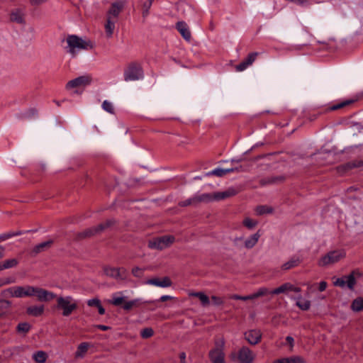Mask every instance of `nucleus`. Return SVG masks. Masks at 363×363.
Instances as JSON below:
<instances>
[{
    "instance_id": "58",
    "label": "nucleus",
    "mask_w": 363,
    "mask_h": 363,
    "mask_svg": "<svg viewBox=\"0 0 363 363\" xmlns=\"http://www.w3.org/2000/svg\"><path fill=\"white\" fill-rule=\"evenodd\" d=\"M272 363H284V359H279L274 361Z\"/></svg>"
},
{
    "instance_id": "52",
    "label": "nucleus",
    "mask_w": 363,
    "mask_h": 363,
    "mask_svg": "<svg viewBox=\"0 0 363 363\" xmlns=\"http://www.w3.org/2000/svg\"><path fill=\"white\" fill-rule=\"evenodd\" d=\"M176 299L174 297L169 296V295H163L159 299L158 301L164 302L169 300H174Z\"/></svg>"
},
{
    "instance_id": "46",
    "label": "nucleus",
    "mask_w": 363,
    "mask_h": 363,
    "mask_svg": "<svg viewBox=\"0 0 363 363\" xmlns=\"http://www.w3.org/2000/svg\"><path fill=\"white\" fill-rule=\"evenodd\" d=\"M113 223V220H107L106 223H101V224L99 225L97 228L95 229L94 230L96 232H98L99 230H104V229H105V228L112 225Z\"/></svg>"
},
{
    "instance_id": "33",
    "label": "nucleus",
    "mask_w": 363,
    "mask_h": 363,
    "mask_svg": "<svg viewBox=\"0 0 363 363\" xmlns=\"http://www.w3.org/2000/svg\"><path fill=\"white\" fill-rule=\"evenodd\" d=\"M189 296L199 298L202 305L204 306H208L210 303L209 298L202 292H192L189 294Z\"/></svg>"
},
{
    "instance_id": "57",
    "label": "nucleus",
    "mask_w": 363,
    "mask_h": 363,
    "mask_svg": "<svg viewBox=\"0 0 363 363\" xmlns=\"http://www.w3.org/2000/svg\"><path fill=\"white\" fill-rule=\"evenodd\" d=\"M96 327L101 330H108L110 329V327L104 325H97Z\"/></svg>"
},
{
    "instance_id": "40",
    "label": "nucleus",
    "mask_w": 363,
    "mask_h": 363,
    "mask_svg": "<svg viewBox=\"0 0 363 363\" xmlns=\"http://www.w3.org/2000/svg\"><path fill=\"white\" fill-rule=\"evenodd\" d=\"M121 271H123V269L118 268H109L106 270V273L110 277L118 278L121 277Z\"/></svg>"
},
{
    "instance_id": "59",
    "label": "nucleus",
    "mask_w": 363,
    "mask_h": 363,
    "mask_svg": "<svg viewBox=\"0 0 363 363\" xmlns=\"http://www.w3.org/2000/svg\"><path fill=\"white\" fill-rule=\"evenodd\" d=\"M4 256V249L0 247V258Z\"/></svg>"
},
{
    "instance_id": "38",
    "label": "nucleus",
    "mask_w": 363,
    "mask_h": 363,
    "mask_svg": "<svg viewBox=\"0 0 363 363\" xmlns=\"http://www.w3.org/2000/svg\"><path fill=\"white\" fill-rule=\"evenodd\" d=\"M140 301V300L139 298H135V299L128 301H125L123 305V308L125 311H130L133 307L139 306Z\"/></svg>"
},
{
    "instance_id": "7",
    "label": "nucleus",
    "mask_w": 363,
    "mask_h": 363,
    "mask_svg": "<svg viewBox=\"0 0 363 363\" xmlns=\"http://www.w3.org/2000/svg\"><path fill=\"white\" fill-rule=\"evenodd\" d=\"M175 241L173 235H163L149 240L148 247L151 249L162 250L170 247Z\"/></svg>"
},
{
    "instance_id": "63",
    "label": "nucleus",
    "mask_w": 363,
    "mask_h": 363,
    "mask_svg": "<svg viewBox=\"0 0 363 363\" xmlns=\"http://www.w3.org/2000/svg\"><path fill=\"white\" fill-rule=\"evenodd\" d=\"M1 316V314L0 313V317Z\"/></svg>"
},
{
    "instance_id": "12",
    "label": "nucleus",
    "mask_w": 363,
    "mask_h": 363,
    "mask_svg": "<svg viewBox=\"0 0 363 363\" xmlns=\"http://www.w3.org/2000/svg\"><path fill=\"white\" fill-rule=\"evenodd\" d=\"M91 82V77L89 75H83L69 81L66 84V89L71 90L74 88L84 87Z\"/></svg>"
},
{
    "instance_id": "6",
    "label": "nucleus",
    "mask_w": 363,
    "mask_h": 363,
    "mask_svg": "<svg viewBox=\"0 0 363 363\" xmlns=\"http://www.w3.org/2000/svg\"><path fill=\"white\" fill-rule=\"evenodd\" d=\"M346 256L345 250L339 249L330 251L323 255L318 261V265L320 267H326L334 264Z\"/></svg>"
},
{
    "instance_id": "10",
    "label": "nucleus",
    "mask_w": 363,
    "mask_h": 363,
    "mask_svg": "<svg viewBox=\"0 0 363 363\" xmlns=\"http://www.w3.org/2000/svg\"><path fill=\"white\" fill-rule=\"evenodd\" d=\"M232 358L239 363H252L255 358V354L248 347H243L238 352L233 353Z\"/></svg>"
},
{
    "instance_id": "36",
    "label": "nucleus",
    "mask_w": 363,
    "mask_h": 363,
    "mask_svg": "<svg viewBox=\"0 0 363 363\" xmlns=\"http://www.w3.org/2000/svg\"><path fill=\"white\" fill-rule=\"evenodd\" d=\"M271 291H269L266 287H261L255 293L251 294L252 300L258 298L261 296H264L268 294H272Z\"/></svg>"
},
{
    "instance_id": "47",
    "label": "nucleus",
    "mask_w": 363,
    "mask_h": 363,
    "mask_svg": "<svg viewBox=\"0 0 363 363\" xmlns=\"http://www.w3.org/2000/svg\"><path fill=\"white\" fill-rule=\"evenodd\" d=\"M230 298L235 299V300H242V301H247V300H252L251 294L248 296H239L236 294L231 295L230 296Z\"/></svg>"
},
{
    "instance_id": "39",
    "label": "nucleus",
    "mask_w": 363,
    "mask_h": 363,
    "mask_svg": "<svg viewBox=\"0 0 363 363\" xmlns=\"http://www.w3.org/2000/svg\"><path fill=\"white\" fill-rule=\"evenodd\" d=\"M10 18L12 21L22 23L23 21V14L21 11L16 10L11 13Z\"/></svg>"
},
{
    "instance_id": "3",
    "label": "nucleus",
    "mask_w": 363,
    "mask_h": 363,
    "mask_svg": "<svg viewBox=\"0 0 363 363\" xmlns=\"http://www.w3.org/2000/svg\"><path fill=\"white\" fill-rule=\"evenodd\" d=\"M240 191V188L230 187L223 191L205 193L197 195L195 196V199L196 200L197 203H209L213 201H220L236 195Z\"/></svg>"
},
{
    "instance_id": "32",
    "label": "nucleus",
    "mask_w": 363,
    "mask_h": 363,
    "mask_svg": "<svg viewBox=\"0 0 363 363\" xmlns=\"http://www.w3.org/2000/svg\"><path fill=\"white\" fill-rule=\"evenodd\" d=\"M255 211L257 215L261 216L264 214H271L273 213L274 209L269 206H258L255 208Z\"/></svg>"
},
{
    "instance_id": "45",
    "label": "nucleus",
    "mask_w": 363,
    "mask_h": 363,
    "mask_svg": "<svg viewBox=\"0 0 363 363\" xmlns=\"http://www.w3.org/2000/svg\"><path fill=\"white\" fill-rule=\"evenodd\" d=\"M154 334V331L151 328H146L142 330L140 335L143 338H149Z\"/></svg>"
},
{
    "instance_id": "20",
    "label": "nucleus",
    "mask_w": 363,
    "mask_h": 363,
    "mask_svg": "<svg viewBox=\"0 0 363 363\" xmlns=\"http://www.w3.org/2000/svg\"><path fill=\"white\" fill-rule=\"evenodd\" d=\"M259 238L260 234L259 233V232H257L256 233L251 235L245 240L244 246L247 249L252 248L257 245Z\"/></svg>"
},
{
    "instance_id": "27",
    "label": "nucleus",
    "mask_w": 363,
    "mask_h": 363,
    "mask_svg": "<svg viewBox=\"0 0 363 363\" xmlns=\"http://www.w3.org/2000/svg\"><path fill=\"white\" fill-rule=\"evenodd\" d=\"M32 357L36 363H45L48 355L45 352L40 350L34 352Z\"/></svg>"
},
{
    "instance_id": "2",
    "label": "nucleus",
    "mask_w": 363,
    "mask_h": 363,
    "mask_svg": "<svg viewBox=\"0 0 363 363\" xmlns=\"http://www.w3.org/2000/svg\"><path fill=\"white\" fill-rule=\"evenodd\" d=\"M53 299L56 300L55 309L60 312L64 317H68L78 308V302L71 296H57Z\"/></svg>"
},
{
    "instance_id": "41",
    "label": "nucleus",
    "mask_w": 363,
    "mask_h": 363,
    "mask_svg": "<svg viewBox=\"0 0 363 363\" xmlns=\"http://www.w3.org/2000/svg\"><path fill=\"white\" fill-rule=\"evenodd\" d=\"M283 359L284 363H305L304 359L300 356H293Z\"/></svg>"
},
{
    "instance_id": "15",
    "label": "nucleus",
    "mask_w": 363,
    "mask_h": 363,
    "mask_svg": "<svg viewBox=\"0 0 363 363\" xmlns=\"http://www.w3.org/2000/svg\"><path fill=\"white\" fill-rule=\"evenodd\" d=\"M258 52L250 53L245 60L235 66V70L237 72H242L245 70L249 66L252 65V63L255 61Z\"/></svg>"
},
{
    "instance_id": "44",
    "label": "nucleus",
    "mask_w": 363,
    "mask_h": 363,
    "mask_svg": "<svg viewBox=\"0 0 363 363\" xmlns=\"http://www.w3.org/2000/svg\"><path fill=\"white\" fill-rule=\"evenodd\" d=\"M152 4V0H147L143 4V16H147L149 13V10Z\"/></svg>"
},
{
    "instance_id": "18",
    "label": "nucleus",
    "mask_w": 363,
    "mask_h": 363,
    "mask_svg": "<svg viewBox=\"0 0 363 363\" xmlns=\"http://www.w3.org/2000/svg\"><path fill=\"white\" fill-rule=\"evenodd\" d=\"M44 312L45 306L43 305H32L26 308V313L33 317L40 316Z\"/></svg>"
},
{
    "instance_id": "16",
    "label": "nucleus",
    "mask_w": 363,
    "mask_h": 363,
    "mask_svg": "<svg viewBox=\"0 0 363 363\" xmlns=\"http://www.w3.org/2000/svg\"><path fill=\"white\" fill-rule=\"evenodd\" d=\"M289 291H294V292H300L301 289L298 287H296L294 286L293 284L290 283H285L278 288L272 290L271 291L272 294H285L288 293Z\"/></svg>"
},
{
    "instance_id": "28",
    "label": "nucleus",
    "mask_w": 363,
    "mask_h": 363,
    "mask_svg": "<svg viewBox=\"0 0 363 363\" xmlns=\"http://www.w3.org/2000/svg\"><path fill=\"white\" fill-rule=\"evenodd\" d=\"M91 347V344L89 342H82L77 347L75 356L77 357H82L87 352L88 350Z\"/></svg>"
},
{
    "instance_id": "24",
    "label": "nucleus",
    "mask_w": 363,
    "mask_h": 363,
    "mask_svg": "<svg viewBox=\"0 0 363 363\" xmlns=\"http://www.w3.org/2000/svg\"><path fill=\"white\" fill-rule=\"evenodd\" d=\"M52 244V241L50 240L38 244L33 247V252L35 254H38L44 252L48 250L51 247Z\"/></svg>"
},
{
    "instance_id": "35",
    "label": "nucleus",
    "mask_w": 363,
    "mask_h": 363,
    "mask_svg": "<svg viewBox=\"0 0 363 363\" xmlns=\"http://www.w3.org/2000/svg\"><path fill=\"white\" fill-rule=\"evenodd\" d=\"M271 291H269L266 287H261L255 293L251 294L252 300L258 298L261 296H264L268 294H272Z\"/></svg>"
},
{
    "instance_id": "53",
    "label": "nucleus",
    "mask_w": 363,
    "mask_h": 363,
    "mask_svg": "<svg viewBox=\"0 0 363 363\" xmlns=\"http://www.w3.org/2000/svg\"><path fill=\"white\" fill-rule=\"evenodd\" d=\"M197 203L196 200L195 199V197L192 198V199H190L186 201H184L182 203V206H188V205H191V204H194V203Z\"/></svg>"
},
{
    "instance_id": "42",
    "label": "nucleus",
    "mask_w": 363,
    "mask_h": 363,
    "mask_svg": "<svg viewBox=\"0 0 363 363\" xmlns=\"http://www.w3.org/2000/svg\"><path fill=\"white\" fill-rule=\"evenodd\" d=\"M102 108L105 111H106L111 114L114 113V107H113V104L107 100L104 101V102L102 103Z\"/></svg>"
},
{
    "instance_id": "62",
    "label": "nucleus",
    "mask_w": 363,
    "mask_h": 363,
    "mask_svg": "<svg viewBox=\"0 0 363 363\" xmlns=\"http://www.w3.org/2000/svg\"><path fill=\"white\" fill-rule=\"evenodd\" d=\"M2 302L6 303L7 306L11 305V302L9 301L4 300V301H2Z\"/></svg>"
},
{
    "instance_id": "1",
    "label": "nucleus",
    "mask_w": 363,
    "mask_h": 363,
    "mask_svg": "<svg viewBox=\"0 0 363 363\" xmlns=\"http://www.w3.org/2000/svg\"><path fill=\"white\" fill-rule=\"evenodd\" d=\"M5 297L22 298L35 296L40 301L49 302L55 298V294L45 289L31 285H16L2 291Z\"/></svg>"
},
{
    "instance_id": "9",
    "label": "nucleus",
    "mask_w": 363,
    "mask_h": 363,
    "mask_svg": "<svg viewBox=\"0 0 363 363\" xmlns=\"http://www.w3.org/2000/svg\"><path fill=\"white\" fill-rule=\"evenodd\" d=\"M143 76L142 67L137 63L130 64L123 74L124 80L126 82L140 80L143 78Z\"/></svg>"
},
{
    "instance_id": "50",
    "label": "nucleus",
    "mask_w": 363,
    "mask_h": 363,
    "mask_svg": "<svg viewBox=\"0 0 363 363\" xmlns=\"http://www.w3.org/2000/svg\"><path fill=\"white\" fill-rule=\"evenodd\" d=\"M143 269H140L139 267H134L133 269H132V274H133V276H135V277H143Z\"/></svg>"
},
{
    "instance_id": "55",
    "label": "nucleus",
    "mask_w": 363,
    "mask_h": 363,
    "mask_svg": "<svg viewBox=\"0 0 363 363\" xmlns=\"http://www.w3.org/2000/svg\"><path fill=\"white\" fill-rule=\"evenodd\" d=\"M327 286H328V284L327 282L323 281H321L320 284H319V291H323L326 289L327 288Z\"/></svg>"
},
{
    "instance_id": "11",
    "label": "nucleus",
    "mask_w": 363,
    "mask_h": 363,
    "mask_svg": "<svg viewBox=\"0 0 363 363\" xmlns=\"http://www.w3.org/2000/svg\"><path fill=\"white\" fill-rule=\"evenodd\" d=\"M235 171H238V168H233V167H231V168H221V167H217L211 171H209L201 176H197L196 177H194V179H199V180H202V179H206V177H211V176H216L218 178H222L225 175L230 173V172H234Z\"/></svg>"
},
{
    "instance_id": "4",
    "label": "nucleus",
    "mask_w": 363,
    "mask_h": 363,
    "mask_svg": "<svg viewBox=\"0 0 363 363\" xmlns=\"http://www.w3.org/2000/svg\"><path fill=\"white\" fill-rule=\"evenodd\" d=\"M66 50L72 57H74L80 50H88L93 48V44L90 40H85L75 35L67 36L66 39Z\"/></svg>"
},
{
    "instance_id": "22",
    "label": "nucleus",
    "mask_w": 363,
    "mask_h": 363,
    "mask_svg": "<svg viewBox=\"0 0 363 363\" xmlns=\"http://www.w3.org/2000/svg\"><path fill=\"white\" fill-rule=\"evenodd\" d=\"M356 100L355 99H347V100H345L343 101H341L340 103H337L336 104H334V105H332L330 106H329L328 108H327V111H336V110H338V109H340V108H343L347 106H350L351 104H352L354 102H355Z\"/></svg>"
},
{
    "instance_id": "34",
    "label": "nucleus",
    "mask_w": 363,
    "mask_h": 363,
    "mask_svg": "<svg viewBox=\"0 0 363 363\" xmlns=\"http://www.w3.org/2000/svg\"><path fill=\"white\" fill-rule=\"evenodd\" d=\"M258 224V221L250 217H245L242 220V225L249 230L254 229Z\"/></svg>"
},
{
    "instance_id": "48",
    "label": "nucleus",
    "mask_w": 363,
    "mask_h": 363,
    "mask_svg": "<svg viewBox=\"0 0 363 363\" xmlns=\"http://www.w3.org/2000/svg\"><path fill=\"white\" fill-rule=\"evenodd\" d=\"M14 282V280L11 278H9V277H6V278H0V288L5 286V285H8V284H12Z\"/></svg>"
},
{
    "instance_id": "56",
    "label": "nucleus",
    "mask_w": 363,
    "mask_h": 363,
    "mask_svg": "<svg viewBox=\"0 0 363 363\" xmlns=\"http://www.w3.org/2000/svg\"><path fill=\"white\" fill-rule=\"evenodd\" d=\"M47 0H29L30 3L32 5H40L44 2H45Z\"/></svg>"
},
{
    "instance_id": "37",
    "label": "nucleus",
    "mask_w": 363,
    "mask_h": 363,
    "mask_svg": "<svg viewBox=\"0 0 363 363\" xmlns=\"http://www.w3.org/2000/svg\"><path fill=\"white\" fill-rule=\"evenodd\" d=\"M31 328V325L30 323L27 322H22L18 324L16 327V330L19 333L26 334L29 332Z\"/></svg>"
},
{
    "instance_id": "14",
    "label": "nucleus",
    "mask_w": 363,
    "mask_h": 363,
    "mask_svg": "<svg viewBox=\"0 0 363 363\" xmlns=\"http://www.w3.org/2000/svg\"><path fill=\"white\" fill-rule=\"evenodd\" d=\"M123 7V3L115 2L113 3L106 13V18L115 21H118L119 13Z\"/></svg>"
},
{
    "instance_id": "49",
    "label": "nucleus",
    "mask_w": 363,
    "mask_h": 363,
    "mask_svg": "<svg viewBox=\"0 0 363 363\" xmlns=\"http://www.w3.org/2000/svg\"><path fill=\"white\" fill-rule=\"evenodd\" d=\"M213 304L215 306H220L223 303V299L219 296H213L211 298Z\"/></svg>"
},
{
    "instance_id": "30",
    "label": "nucleus",
    "mask_w": 363,
    "mask_h": 363,
    "mask_svg": "<svg viewBox=\"0 0 363 363\" xmlns=\"http://www.w3.org/2000/svg\"><path fill=\"white\" fill-rule=\"evenodd\" d=\"M296 306L303 311H307L311 307V301L302 297L296 298Z\"/></svg>"
},
{
    "instance_id": "19",
    "label": "nucleus",
    "mask_w": 363,
    "mask_h": 363,
    "mask_svg": "<svg viewBox=\"0 0 363 363\" xmlns=\"http://www.w3.org/2000/svg\"><path fill=\"white\" fill-rule=\"evenodd\" d=\"M177 28L184 39L186 40H190L191 33L188 28L187 25L184 22H178L177 23Z\"/></svg>"
},
{
    "instance_id": "17",
    "label": "nucleus",
    "mask_w": 363,
    "mask_h": 363,
    "mask_svg": "<svg viewBox=\"0 0 363 363\" xmlns=\"http://www.w3.org/2000/svg\"><path fill=\"white\" fill-rule=\"evenodd\" d=\"M262 337V333L259 330H250L245 333V340L251 345L257 344Z\"/></svg>"
},
{
    "instance_id": "23",
    "label": "nucleus",
    "mask_w": 363,
    "mask_h": 363,
    "mask_svg": "<svg viewBox=\"0 0 363 363\" xmlns=\"http://www.w3.org/2000/svg\"><path fill=\"white\" fill-rule=\"evenodd\" d=\"M86 303L89 307H96L100 315H104L105 313V309L101 305V301L98 298L89 299L86 301Z\"/></svg>"
},
{
    "instance_id": "25",
    "label": "nucleus",
    "mask_w": 363,
    "mask_h": 363,
    "mask_svg": "<svg viewBox=\"0 0 363 363\" xmlns=\"http://www.w3.org/2000/svg\"><path fill=\"white\" fill-rule=\"evenodd\" d=\"M301 260L299 257H294L291 258L286 262L284 263L281 265V268L283 270H289L291 268H294V267L298 266L301 263Z\"/></svg>"
},
{
    "instance_id": "60",
    "label": "nucleus",
    "mask_w": 363,
    "mask_h": 363,
    "mask_svg": "<svg viewBox=\"0 0 363 363\" xmlns=\"http://www.w3.org/2000/svg\"><path fill=\"white\" fill-rule=\"evenodd\" d=\"M180 358H181L182 359H184L186 358V354H185V353H184V352H183V353H181V354H180Z\"/></svg>"
},
{
    "instance_id": "26",
    "label": "nucleus",
    "mask_w": 363,
    "mask_h": 363,
    "mask_svg": "<svg viewBox=\"0 0 363 363\" xmlns=\"http://www.w3.org/2000/svg\"><path fill=\"white\" fill-rule=\"evenodd\" d=\"M117 21L109 19L106 18V23L104 26L106 35L108 38H111L113 35L115 25Z\"/></svg>"
},
{
    "instance_id": "8",
    "label": "nucleus",
    "mask_w": 363,
    "mask_h": 363,
    "mask_svg": "<svg viewBox=\"0 0 363 363\" xmlns=\"http://www.w3.org/2000/svg\"><path fill=\"white\" fill-rule=\"evenodd\" d=\"M362 277V273L357 270L352 272L349 275L345 276L341 278H333V284L336 286L344 287L347 286L353 290L356 284L357 278Z\"/></svg>"
},
{
    "instance_id": "54",
    "label": "nucleus",
    "mask_w": 363,
    "mask_h": 363,
    "mask_svg": "<svg viewBox=\"0 0 363 363\" xmlns=\"http://www.w3.org/2000/svg\"><path fill=\"white\" fill-rule=\"evenodd\" d=\"M286 341L289 345L290 349H292V347H294V338L291 336H287L286 337Z\"/></svg>"
},
{
    "instance_id": "29",
    "label": "nucleus",
    "mask_w": 363,
    "mask_h": 363,
    "mask_svg": "<svg viewBox=\"0 0 363 363\" xmlns=\"http://www.w3.org/2000/svg\"><path fill=\"white\" fill-rule=\"evenodd\" d=\"M18 260L14 258L6 259L0 263V271L14 267L18 264Z\"/></svg>"
},
{
    "instance_id": "5",
    "label": "nucleus",
    "mask_w": 363,
    "mask_h": 363,
    "mask_svg": "<svg viewBox=\"0 0 363 363\" xmlns=\"http://www.w3.org/2000/svg\"><path fill=\"white\" fill-rule=\"evenodd\" d=\"M225 340L223 336H217L214 339V346L209 352V358L213 363H224V348Z\"/></svg>"
},
{
    "instance_id": "21",
    "label": "nucleus",
    "mask_w": 363,
    "mask_h": 363,
    "mask_svg": "<svg viewBox=\"0 0 363 363\" xmlns=\"http://www.w3.org/2000/svg\"><path fill=\"white\" fill-rule=\"evenodd\" d=\"M125 298L123 296V292L120 291L112 294V298L108 301V303L115 306H119L123 305L125 301Z\"/></svg>"
},
{
    "instance_id": "51",
    "label": "nucleus",
    "mask_w": 363,
    "mask_h": 363,
    "mask_svg": "<svg viewBox=\"0 0 363 363\" xmlns=\"http://www.w3.org/2000/svg\"><path fill=\"white\" fill-rule=\"evenodd\" d=\"M18 235H21L20 232H17V233H13V234H10V233L4 234V235H1L0 237V239L1 240H5L6 239H9V238H11L12 236Z\"/></svg>"
},
{
    "instance_id": "43",
    "label": "nucleus",
    "mask_w": 363,
    "mask_h": 363,
    "mask_svg": "<svg viewBox=\"0 0 363 363\" xmlns=\"http://www.w3.org/2000/svg\"><path fill=\"white\" fill-rule=\"evenodd\" d=\"M346 167L350 169L352 168H359L360 169L363 170V161L355 160L353 162H348L346 164Z\"/></svg>"
},
{
    "instance_id": "61",
    "label": "nucleus",
    "mask_w": 363,
    "mask_h": 363,
    "mask_svg": "<svg viewBox=\"0 0 363 363\" xmlns=\"http://www.w3.org/2000/svg\"><path fill=\"white\" fill-rule=\"evenodd\" d=\"M333 153H331V152H328V153L326 155V157H326V158H330V157H333Z\"/></svg>"
},
{
    "instance_id": "31",
    "label": "nucleus",
    "mask_w": 363,
    "mask_h": 363,
    "mask_svg": "<svg viewBox=\"0 0 363 363\" xmlns=\"http://www.w3.org/2000/svg\"><path fill=\"white\" fill-rule=\"evenodd\" d=\"M351 309L354 312L363 311V298L357 297L354 299L351 304Z\"/></svg>"
},
{
    "instance_id": "13",
    "label": "nucleus",
    "mask_w": 363,
    "mask_h": 363,
    "mask_svg": "<svg viewBox=\"0 0 363 363\" xmlns=\"http://www.w3.org/2000/svg\"><path fill=\"white\" fill-rule=\"evenodd\" d=\"M144 284L160 288H167L172 285V281L169 277H153L145 281Z\"/></svg>"
}]
</instances>
